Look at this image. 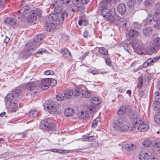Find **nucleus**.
Listing matches in <instances>:
<instances>
[{"label":"nucleus","mask_w":160,"mask_h":160,"mask_svg":"<svg viewBox=\"0 0 160 160\" xmlns=\"http://www.w3.org/2000/svg\"><path fill=\"white\" fill-rule=\"evenodd\" d=\"M68 15V13L65 11L63 12L61 15H57L53 13L50 14L46 23L47 30L48 31L53 30L55 28L56 25L61 24L63 23Z\"/></svg>","instance_id":"nucleus-1"},{"label":"nucleus","mask_w":160,"mask_h":160,"mask_svg":"<svg viewBox=\"0 0 160 160\" xmlns=\"http://www.w3.org/2000/svg\"><path fill=\"white\" fill-rule=\"evenodd\" d=\"M20 93V90L16 89L12 93H9L6 96L5 102L10 112H14L18 110V101L17 97L19 95Z\"/></svg>","instance_id":"nucleus-2"},{"label":"nucleus","mask_w":160,"mask_h":160,"mask_svg":"<svg viewBox=\"0 0 160 160\" xmlns=\"http://www.w3.org/2000/svg\"><path fill=\"white\" fill-rule=\"evenodd\" d=\"M101 14L103 17L107 18L108 20L112 23H114L123 26L126 25V23L124 20L123 18H120L114 10H112L110 11L107 8H103L102 10Z\"/></svg>","instance_id":"nucleus-3"},{"label":"nucleus","mask_w":160,"mask_h":160,"mask_svg":"<svg viewBox=\"0 0 160 160\" xmlns=\"http://www.w3.org/2000/svg\"><path fill=\"white\" fill-rule=\"evenodd\" d=\"M132 118L133 119L132 121V130L134 132H137V131L144 132L148 128V124L145 123L143 120L139 116L135 115V118Z\"/></svg>","instance_id":"nucleus-4"},{"label":"nucleus","mask_w":160,"mask_h":160,"mask_svg":"<svg viewBox=\"0 0 160 160\" xmlns=\"http://www.w3.org/2000/svg\"><path fill=\"white\" fill-rule=\"evenodd\" d=\"M126 119L124 117H118L113 122V128L116 130L120 132H126L129 129L128 126L126 124Z\"/></svg>","instance_id":"nucleus-5"},{"label":"nucleus","mask_w":160,"mask_h":160,"mask_svg":"<svg viewBox=\"0 0 160 160\" xmlns=\"http://www.w3.org/2000/svg\"><path fill=\"white\" fill-rule=\"evenodd\" d=\"M44 107L45 110L48 111L52 114L59 113L61 112L59 104L57 102L51 100L46 101L44 103Z\"/></svg>","instance_id":"nucleus-6"},{"label":"nucleus","mask_w":160,"mask_h":160,"mask_svg":"<svg viewBox=\"0 0 160 160\" xmlns=\"http://www.w3.org/2000/svg\"><path fill=\"white\" fill-rule=\"evenodd\" d=\"M132 45L138 54L142 55L146 53V51L144 50V46L142 42L137 40H133L132 42Z\"/></svg>","instance_id":"nucleus-7"},{"label":"nucleus","mask_w":160,"mask_h":160,"mask_svg":"<svg viewBox=\"0 0 160 160\" xmlns=\"http://www.w3.org/2000/svg\"><path fill=\"white\" fill-rule=\"evenodd\" d=\"M40 127L46 130L50 131L52 130L55 128V125L52 119L48 118L41 122Z\"/></svg>","instance_id":"nucleus-8"},{"label":"nucleus","mask_w":160,"mask_h":160,"mask_svg":"<svg viewBox=\"0 0 160 160\" xmlns=\"http://www.w3.org/2000/svg\"><path fill=\"white\" fill-rule=\"evenodd\" d=\"M126 113L130 117L132 115L134 118L135 115L131 110L130 107L127 105L121 106L117 112V113L119 115H122Z\"/></svg>","instance_id":"nucleus-9"},{"label":"nucleus","mask_w":160,"mask_h":160,"mask_svg":"<svg viewBox=\"0 0 160 160\" xmlns=\"http://www.w3.org/2000/svg\"><path fill=\"white\" fill-rule=\"evenodd\" d=\"M25 89L29 92L36 93L38 88V84L35 82H29L25 86Z\"/></svg>","instance_id":"nucleus-10"},{"label":"nucleus","mask_w":160,"mask_h":160,"mask_svg":"<svg viewBox=\"0 0 160 160\" xmlns=\"http://www.w3.org/2000/svg\"><path fill=\"white\" fill-rule=\"evenodd\" d=\"M49 78H44L38 82V85L42 89L45 90L48 88L50 86Z\"/></svg>","instance_id":"nucleus-11"},{"label":"nucleus","mask_w":160,"mask_h":160,"mask_svg":"<svg viewBox=\"0 0 160 160\" xmlns=\"http://www.w3.org/2000/svg\"><path fill=\"white\" fill-rule=\"evenodd\" d=\"M44 38L42 34H40L37 35L34 39V42L35 43V47L38 48L40 45L41 41Z\"/></svg>","instance_id":"nucleus-12"},{"label":"nucleus","mask_w":160,"mask_h":160,"mask_svg":"<svg viewBox=\"0 0 160 160\" xmlns=\"http://www.w3.org/2000/svg\"><path fill=\"white\" fill-rule=\"evenodd\" d=\"M16 23V21L14 19L10 18H5L4 21V24L10 27L14 25Z\"/></svg>","instance_id":"nucleus-13"},{"label":"nucleus","mask_w":160,"mask_h":160,"mask_svg":"<svg viewBox=\"0 0 160 160\" xmlns=\"http://www.w3.org/2000/svg\"><path fill=\"white\" fill-rule=\"evenodd\" d=\"M126 7L123 3H120L117 7V10L118 12L121 14H123L126 11Z\"/></svg>","instance_id":"nucleus-14"},{"label":"nucleus","mask_w":160,"mask_h":160,"mask_svg":"<svg viewBox=\"0 0 160 160\" xmlns=\"http://www.w3.org/2000/svg\"><path fill=\"white\" fill-rule=\"evenodd\" d=\"M60 52L64 57L70 58H71V53L67 49L64 48L62 49Z\"/></svg>","instance_id":"nucleus-15"},{"label":"nucleus","mask_w":160,"mask_h":160,"mask_svg":"<svg viewBox=\"0 0 160 160\" xmlns=\"http://www.w3.org/2000/svg\"><path fill=\"white\" fill-rule=\"evenodd\" d=\"M139 157L140 160H147L149 159V156L147 152L142 151L139 153Z\"/></svg>","instance_id":"nucleus-16"},{"label":"nucleus","mask_w":160,"mask_h":160,"mask_svg":"<svg viewBox=\"0 0 160 160\" xmlns=\"http://www.w3.org/2000/svg\"><path fill=\"white\" fill-rule=\"evenodd\" d=\"M36 16L34 14V12L31 11L27 17V20L29 22H32L36 20Z\"/></svg>","instance_id":"nucleus-17"},{"label":"nucleus","mask_w":160,"mask_h":160,"mask_svg":"<svg viewBox=\"0 0 160 160\" xmlns=\"http://www.w3.org/2000/svg\"><path fill=\"white\" fill-rule=\"evenodd\" d=\"M155 61V58H149L143 63V66L144 68H146L152 65Z\"/></svg>","instance_id":"nucleus-18"},{"label":"nucleus","mask_w":160,"mask_h":160,"mask_svg":"<svg viewBox=\"0 0 160 160\" xmlns=\"http://www.w3.org/2000/svg\"><path fill=\"white\" fill-rule=\"evenodd\" d=\"M152 29L150 27H146L143 30V34L146 36H149L152 33Z\"/></svg>","instance_id":"nucleus-19"},{"label":"nucleus","mask_w":160,"mask_h":160,"mask_svg":"<svg viewBox=\"0 0 160 160\" xmlns=\"http://www.w3.org/2000/svg\"><path fill=\"white\" fill-rule=\"evenodd\" d=\"M74 113L73 109L71 108H67L64 111V114L67 117H71L73 115Z\"/></svg>","instance_id":"nucleus-20"},{"label":"nucleus","mask_w":160,"mask_h":160,"mask_svg":"<svg viewBox=\"0 0 160 160\" xmlns=\"http://www.w3.org/2000/svg\"><path fill=\"white\" fill-rule=\"evenodd\" d=\"M73 95V92L72 90L68 89L64 92V95L66 98H71Z\"/></svg>","instance_id":"nucleus-21"},{"label":"nucleus","mask_w":160,"mask_h":160,"mask_svg":"<svg viewBox=\"0 0 160 160\" xmlns=\"http://www.w3.org/2000/svg\"><path fill=\"white\" fill-rule=\"evenodd\" d=\"M100 117L96 118L92 122V127L93 128H95L97 126L101 125L100 121Z\"/></svg>","instance_id":"nucleus-22"},{"label":"nucleus","mask_w":160,"mask_h":160,"mask_svg":"<svg viewBox=\"0 0 160 160\" xmlns=\"http://www.w3.org/2000/svg\"><path fill=\"white\" fill-rule=\"evenodd\" d=\"M78 116L80 119H85L88 116V114L86 111L85 112L81 111L78 113Z\"/></svg>","instance_id":"nucleus-23"},{"label":"nucleus","mask_w":160,"mask_h":160,"mask_svg":"<svg viewBox=\"0 0 160 160\" xmlns=\"http://www.w3.org/2000/svg\"><path fill=\"white\" fill-rule=\"evenodd\" d=\"M29 9V7L28 6H26L25 7H22L19 11V13L20 14L23 15L27 13Z\"/></svg>","instance_id":"nucleus-24"},{"label":"nucleus","mask_w":160,"mask_h":160,"mask_svg":"<svg viewBox=\"0 0 160 160\" xmlns=\"http://www.w3.org/2000/svg\"><path fill=\"white\" fill-rule=\"evenodd\" d=\"M152 106L154 111L158 110L160 109V102L158 101H155L153 102Z\"/></svg>","instance_id":"nucleus-25"},{"label":"nucleus","mask_w":160,"mask_h":160,"mask_svg":"<svg viewBox=\"0 0 160 160\" xmlns=\"http://www.w3.org/2000/svg\"><path fill=\"white\" fill-rule=\"evenodd\" d=\"M138 32L133 29H130L128 35L130 37L134 38L139 35Z\"/></svg>","instance_id":"nucleus-26"},{"label":"nucleus","mask_w":160,"mask_h":160,"mask_svg":"<svg viewBox=\"0 0 160 160\" xmlns=\"http://www.w3.org/2000/svg\"><path fill=\"white\" fill-rule=\"evenodd\" d=\"M152 17L153 22L158 21L159 20L160 18V11H158L155 12Z\"/></svg>","instance_id":"nucleus-27"},{"label":"nucleus","mask_w":160,"mask_h":160,"mask_svg":"<svg viewBox=\"0 0 160 160\" xmlns=\"http://www.w3.org/2000/svg\"><path fill=\"white\" fill-rule=\"evenodd\" d=\"M153 46L158 48L160 46V38H157L155 39L152 42Z\"/></svg>","instance_id":"nucleus-28"},{"label":"nucleus","mask_w":160,"mask_h":160,"mask_svg":"<svg viewBox=\"0 0 160 160\" xmlns=\"http://www.w3.org/2000/svg\"><path fill=\"white\" fill-rule=\"evenodd\" d=\"M138 82L137 84L138 88L139 89L142 88L143 86V77L142 76H140L138 78Z\"/></svg>","instance_id":"nucleus-29"},{"label":"nucleus","mask_w":160,"mask_h":160,"mask_svg":"<svg viewBox=\"0 0 160 160\" xmlns=\"http://www.w3.org/2000/svg\"><path fill=\"white\" fill-rule=\"evenodd\" d=\"M82 95L84 98H90L91 95V94L90 92L85 89L82 90Z\"/></svg>","instance_id":"nucleus-30"},{"label":"nucleus","mask_w":160,"mask_h":160,"mask_svg":"<svg viewBox=\"0 0 160 160\" xmlns=\"http://www.w3.org/2000/svg\"><path fill=\"white\" fill-rule=\"evenodd\" d=\"M125 148L128 151H131L135 148V146L132 143H130L125 145Z\"/></svg>","instance_id":"nucleus-31"},{"label":"nucleus","mask_w":160,"mask_h":160,"mask_svg":"<svg viewBox=\"0 0 160 160\" xmlns=\"http://www.w3.org/2000/svg\"><path fill=\"white\" fill-rule=\"evenodd\" d=\"M82 89L80 88H76L72 90L73 95L75 96H78L80 94L81 92H82Z\"/></svg>","instance_id":"nucleus-32"},{"label":"nucleus","mask_w":160,"mask_h":160,"mask_svg":"<svg viewBox=\"0 0 160 160\" xmlns=\"http://www.w3.org/2000/svg\"><path fill=\"white\" fill-rule=\"evenodd\" d=\"M154 149L158 151V152L160 154V142H153L152 143Z\"/></svg>","instance_id":"nucleus-33"},{"label":"nucleus","mask_w":160,"mask_h":160,"mask_svg":"<svg viewBox=\"0 0 160 160\" xmlns=\"http://www.w3.org/2000/svg\"><path fill=\"white\" fill-rule=\"evenodd\" d=\"M91 102L93 105L98 104L100 101L96 97H92L90 99Z\"/></svg>","instance_id":"nucleus-34"},{"label":"nucleus","mask_w":160,"mask_h":160,"mask_svg":"<svg viewBox=\"0 0 160 160\" xmlns=\"http://www.w3.org/2000/svg\"><path fill=\"white\" fill-rule=\"evenodd\" d=\"M151 143L152 141L150 140L147 139L143 142L142 145L146 147H148L150 146Z\"/></svg>","instance_id":"nucleus-35"},{"label":"nucleus","mask_w":160,"mask_h":160,"mask_svg":"<svg viewBox=\"0 0 160 160\" xmlns=\"http://www.w3.org/2000/svg\"><path fill=\"white\" fill-rule=\"evenodd\" d=\"M127 5L128 7L133 8L137 5L136 3L133 0H129L127 2Z\"/></svg>","instance_id":"nucleus-36"},{"label":"nucleus","mask_w":160,"mask_h":160,"mask_svg":"<svg viewBox=\"0 0 160 160\" xmlns=\"http://www.w3.org/2000/svg\"><path fill=\"white\" fill-rule=\"evenodd\" d=\"M155 122L158 124H160V111L157 113L154 116Z\"/></svg>","instance_id":"nucleus-37"},{"label":"nucleus","mask_w":160,"mask_h":160,"mask_svg":"<svg viewBox=\"0 0 160 160\" xmlns=\"http://www.w3.org/2000/svg\"><path fill=\"white\" fill-rule=\"evenodd\" d=\"M98 52L99 53L105 55H108V50L103 47L100 48L98 50Z\"/></svg>","instance_id":"nucleus-38"},{"label":"nucleus","mask_w":160,"mask_h":160,"mask_svg":"<svg viewBox=\"0 0 160 160\" xmlns=\"http://www.w3.org/2000/svg\"><path fill=\"white\" fill-rule=\"evenodd\" d=\"M152 20H153L152 16L151 14H149L148 15L145 22L147 24H149L152 22Z\"/></svg>","instance_id":"nucleus-39"},{"label":"nucleus","mask_w":160,"mask_h":160,"mask_svg":"<svg viewBox=\"0 0 160 160\" xmlns=\"http://www.w3.org/2000/svg\"><path fill=\"white\" fill-rule=\"evenodd\" d=\"M148 49L149 50L148 51V52H146V53H149V52H156L158 50V48L157 47H155L153 46V47H150L148 48ZM145 54V53L144 54Z\"/></svg>","instance_id":"nucleus-40"},{"label":"nucleus","mask_w":160,"mask_h":160,"mask_svg":"<svg viewBox=\"0 0 160 160\" xmlns=\"http://www.w3.org/2000/svg\"><path fill=\"white\" fill-rule=\"evenodd\" d=\"M38 112L36 110H33L30 111L29 113L30 117H35L38 115Z\"/></svg>","instance_id":"nucleus-41"},{"label":"nucleus","mask_w":160,"mask_h":160,"mask_svg":"<svg viewBox=\"0 0 160 160\" xmlns=\"http://www.w3.org/2000/svg\"><path fill=\"white\" fill-rule=\"evenodd\" d=\"M51 151L53 152H58L61 153H67L68 152V150L62 149H52L51 150Z\"/></svg>","instance_id":"nucleus-42"},{"label":"nucleus","mask_w":160,"mask_h":160,"mask_svg":"<svg viewBox=\"0 0 160 160\" xmlns=\"http://www.w3.org/2000/svg\"><path fill=\"white\" fill-rule=\"evenodd\" d=\"M158 157V154L155 152H152L151 154L149 156V159L150 160H152L155 159H157Z\"/></svg>","instance_id":"nucleus-43"},{"label":"nucleus","mask_w":160,"mask_h":160,"mask_svg":"<svg viewBox=\"0 0 160 160\" xmlns=\"http://www.w3.org/2000/svg\"><path fill=\"white\" fill-rule=\"evenodd\" d=\"M78 23L79 26H81L82 25L85 26L87 24L88 22L85 19H82L80 20Z\"/></svg>","instance_id":"nucleus-44"},{"label":"nucleus","mask_w":160,"mask_h":160,"mask_svg":"<svg viewBox=\"0 0 160 160\" xmlns=\"http://www.w3.org/2000/svg\"><path fill=\"white\" fill-rule=\"evenodd\" d=\"M146 6H148L152 5L154 3L153 0H145L144 2Z\"/></svg>","instance_id":"nucleus-45"},{"label":"nucleus","mask_w":160,"mask_h":160,"mask_svg":"<svg viewBox=\"0 0 160 160\" xmlns=\"http://www.w3.org/2000/svg\"><path fill=\"white\" fill-rule=\"evenodd\" d=\"M32 11L34 12V14L38 16H40L42 13V10L38 8L36 9L35 10H32Z\"/></svg>","instance_id":"nucleus-46"},{"label":"nucleus","mask_w":160,"mask_h":160,"mask_svg":"<svg viewBox=\"0 0 160 160\" xmlns=\"http://www.w3.org/2000/svg\"><path fill=\"white\" fill-rule=\"evenodd\" d=\"M49 81L50 85L51 86H54L57 83V81L54 79L49 78Z\"/></svg>","instance_id":"nucleus-47"},{"label":"nucleus","mask_w":160,"mask_h":160,"mask_svg":"<svg viewBox=\"0 0 160 160\" xmlns=\"http://www.w3.org/2000/svg\"><path fill=\"white\" fill-rule=\"evenodd\" d=\"M84 137H85V140L88 142H92L95 140L94 136H87L86 137V136H84Z\"/></svg>","instance_id":"nucleus-48"},{"label":"nucleus","mask_w":160,"mask_h":160,"mask_svg":"<svg viewBox=\"0 0 160 160\" xmlns=\"http://www.w3.org/2000/svg\"><path fill=\"white\" fill-rule=\"evenodd\" d=\"M88 109L91 113L93 112L94 111H95L96 109L95 105H90L88 107Z\"/></svg>","instance_id":"nucleus-49"},{"label":"nucleus","mask_w":160,"mask_h":160,"mask_svg":"<svg viewBox=\"0 0 160 160\" xmlns=\"http://www.w3.org/2000/svg\"><path fill=\"white\" fill-rule=\"evenodd\" d=\"M61 8L59 7L58 6H57L55 7V11L57 13L56 14H55L56 15H58V14H61V15L62 14H61L60 12H61ZM55 14V13H54Z\"/></svg>","instance_id":"nucleus-50"},{"label":"nucleus","mask_w":160,"mask_h":160,"mask_svg":"<svg viewBox=\"0 0 160 160\" xmlns=\"http://www.w3.org/2000/svg\"><path fill=\"white\" fill-rule=\"evenodd\" d=\"M48 51L43 48H41L39 49L36 52L37 54H42L43 53H47Z\"/></svg>","instance_id":"nucleus-51"},{"label":"nucleus","mask_w":160,"mask_h":160,"mask_svg":"<svg viewBox=\"0 0 160 160\" xmlns=\"http://www.w3.org/2000/svg\"><path fill=\"white\" fill-rule=\"evenodd\" d=\"M64 96L61 94L58 95L56 96V99L58 101H62L64 98Z\"/></svg>","instance_id":"nucleus-52"},{"label":"nucleus","mask_w":160,"mask_h":160,"mask_svg":"<svg viewBox=\"0 0 160 160\" xmlns=\"http://www.w3.org/2000/svg\"><path fill=\"white\" fill-rule=\"evenodd\" d=\"M44 74L47 75H53L54 74V72L51 70H48L44 72Z\"/></svg>","instance_id":"nucleus-53"},{"label":"nucleus","mask_w":160,"mask_h":160,"mask_svg":"<svg viewBox=\"0 0 160 160\" xmlns=\"http://www.w3.org/2000/svg\"><path fill=\"white\" fill-rule=\"evenodd\" d=\"M154 98L155 101L159 100L160 98V93L159 92H156L154 94Z\"/></svg>","instance_id":"nucleus-54"},{"label":"nucleus","mask_w":160,"mask_h":160,"mask_svg":"<svg viewBox=\"0 0 160 160\" xmlns=\"http://www.w3.org/2000/svg\"><path fill=\"white\" fill-rule=\"evenodd\" d=\"M156 22L154 24V27L157 29L160 28V21L158 20V21H155V22Z\"/></svg>","instance_id":"nucleus-55"},{"label":"nucleus","mask_w":160,"mask_h":160,"mask_svg":"<svg viewBox=\"0 0 160 160\" xmlns=\"http://www.w3.org/2000/svg\"><path fill=\"white\" fill-rule=\"evenodd\" d=\"M106 64L109 66L111 64V61L109 58L107 57L105 59Z\"/></svg>","instance_id":"nucleus-56"},{"label":"nucleus","mask_w":160,"mask_h":160,"mask_svg":"<svg viewBox=\"0 0 160 160\" xmlns=\"http://www.w3.org/2000/svg\"><path fill=\"white\" fill-rule=\"evenodd\" d=\"M130 46V45H128L127 44H124L123 45V47L125 49L129 52L130 48L129 46Z\"/></svg>","instance_id":"nucleus-57"},{"label":"nucleus","mask_w":160,"mask_h":160,"mask_svg":"<svg viewBox=\"0 0 160 160\" xmlns=\"http://www.w3.org/2000/svg\"><path fill=\"white\" fill-rule=\"evenodd\" d=\"M71 0H61V3L62 4H67Z\"/></svg>","instance_id":"nucleus-58"},{"label":"nucleus","mask_w":160,"mask_h":160,"mask_svg":"<svg viewBox=\"0 0 160 160\" xmlns=\"http://www.w3.org/2000/svg\"><path fill=\"white\" fill-rule=\"evenodd\" d=\"M92 73L93 75H96L101 73L99 70H92Z\"/></svg>","instance_id":"nucleus-59"},{"label":"nucleus","mask_w":160,"mask_h":160,"mask_svg":"<svg viewBox=\"0 0 160 160\" xmlns=\"http://www.w3.org/2000/svg\"><path fill=\"white\" fill-rule=\"evenodd\" d=\"M155 9L157 10V11H159L160 10V3H158L156 4L155 6Z\"/></svg>","instance_id":"nucleus-60"},{"label":"nucleus","mask_w":160,"mask_h":160,"mask_svg":"<svg viewBox=\"0 0 160 160\" xmlns=\"http://www.w3.org/2000/svg\"><path fill=\"white\" fill-rule=\"evenodd\" d=\"M89 1L90 0H81V2L82 4H87Z\"/></svg>","instance_id":"nucleus-61"},{"label":"nucleus","mask_w":160,"mask_h":160,"mask_svg":"<svg viewBox=\"0 0 160 160\" xmlns=\"http://www.w3.org/2000/svg\"><path fill=\"white\" fill-rule=\"evenodd\" d=\"M9 41V38L6 37L5 38L4 40V42L7 44Z\"/></svg>","instance_id":"nucleus-62"},{"label":"nucleus","mask_w":160,"mask_h":160,"mask_svg":"<svg viewBox=\"0 0 160 160\" xmlns=\"http://www.w3.org/2000/svg\"><path fill=\"white\" fill-rule=\"evenodd\" d=\"M22 54L24 55L23 58H27L29 55V54L28 52H27L25 55H24V52H22Z\"/></svg>","instance_id":"nucleus-63"},{"label":"nucleus","mask_w":160,"mask_h":160,"mask_svg":"<svg viewBox=\"0 0 160 160\" xmlns=\"http://www.w3.org/2000/svg\"><path fill=\"white\" fill-rule=\"evenodd\" d=\"M79 2V0H73V3L76 5H77V7H78V3Z\"/></svg>","instance_id":"nucleus-64"}]
</instances>
